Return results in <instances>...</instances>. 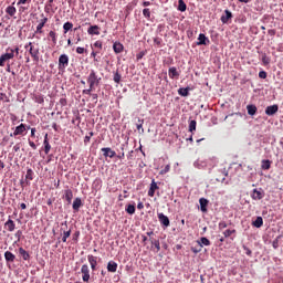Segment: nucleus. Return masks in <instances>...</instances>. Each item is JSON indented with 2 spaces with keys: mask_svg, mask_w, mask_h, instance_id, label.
I'll return each instance as SVG.
<instances>
[{
  "mask_svg": "<svg viewBox=\"0 0 283 283\" xmlns=\"http://www.w3.org/2000/svg\"><path fill=\"white\" fill-rule=\"evenodd\" d=\"M87 83L90 85L88 90H84L83 94L91 95L98 85H101V77L96 74V71L91 70L88 77H87Z\"/></svg>",
  "mask_w": 283,
  "mask_h": 283,
  "instance_id": "1",
  "label": "nucleus"
},
{
  "mask_svg": "<svg viewBox=\"0 0 283 283\" xmlns=\"http://www.w3.org/2000/svg\"><path fill=\"white\" fill-rule=\"evenodd\" d=\"M70 65V56L67 54H61L59 57L57 70L64 72Z\"/></svg>",
  "mask_w": 283,
  "mask_h": 283,
  "instance_id": "2",
  "label": "nucleus"
},
{
  "mask_svg": "<svg viewBox=\"0 0 283 283\" xmlns=\"http://www.w3.org/2000/svg\"><path fill=\"white\" fill-rule=\"evenodd\" d=\"M14 59V49H7V53L0 56V67H6V61Z\"/></svg>",
  "mask_w": 283,
  "mask_h": 283,
  "instance_id": "3",
  "label": "nucleus"
},
{
  "mask_svg": "<svg viewBox=\"0 0 283 283\" xmlns=\"http://www.w3.org/2000/svg\"><path fill=\"white\" fill-rule=\"evenodd\" d=\"M24 48H25V50H28V48H30L29 54H31V56H32L33 61H35V63H39V54H40L39 48H34V45H32V42H29V44H27Z\"/></svg>",
  "mask_w": 283,
  "mask_h": 283,
  "instance_id": "4",
  "label": "nucleus"
},
{
  "mask_svg": "<svg viewBox=\"0 0 283 283\" xmlns=\"http://www.w3.org/2000/svg\"><path fill=\"white\" fill-rule=\"evenodd\" d=\"M25 134H28L27 125L20 124L10 136H25Z\"/></svg>",
  "mask_w": 283,
  "mask_h": 283,
  "instance_id": "5",
  "label": "nucleus"
},
{
  "mask_svg": "<svg viewBox=\"0 0 283 283\" xmlns=\"http://www.w3.org/2000/svg\"><path fill=\"white\" fill-rule=\"evenodd\" d=\"M41 20L36 25L35 34H43V28H45V23H48V17L45 14H41Z\"/></svg>",
  "mask_w": 283,
  "mask_h": 283,
  "instance_id": "6",
  "label": "nucleus"
},
{
  "mask_svg": "<svg viewBox=\"0 0 283 283\" xmlns=\"http://www.w3.org/2000/svg\"><path fill=\"white\" fill-rule=\"evenodd\" d=\"M83 282H90V265L83 264L81 268Z\"/></svg>",
  "mask_w": 283,
  "mask_h": 283,
  "instance_id": "7",
  "label": "nucleus"
},
{
  "mask_svg": "<svg viewBox=\"0 0 283 283\" xmlns=\"http://www.w3.org/2000/svg\"><path fill=\"white\" fill-rule=\"evenodd\" d=\"M251 198H252V200H262V198H264V190L262 188L253 189V191L251 193Z\"/></svg>",
  "mask_w": 283,
  "mask_h": 283,
  "instance_id": "8",
  "label": "nucleus"
},
{
  "mask_svg": "<svg viewBox=\"0 0 283 283\" xmlns=\"http://www.w3.org/2000/svg\"><path fill=\"white\" fill-rule=\"evenodd\" d=\"M279 109H280V106H277V104H274L265 108V114L266 116H275Z\"/></svg>",
  "mask_w": 283,
  "mask_h": 283,
  "instance_id": "9",
  "label": "nucleus"
},
{
  "mask_svg": "<svg viewBox=\"0 0 283 283\" xmlns=\"http://www.w3.org/2000/svg\"><path fill=\"white\" fill-rule=\"evenodd\" d=\"M101 151L103 153L104 158H114L116 156V151L109 147L102 148Z\"/></svg>",
  "mask_w": 283,
  "mask_h": 283,
  "instance_id": "10",
  "label": "nucleus"
},
{
  "mask_svg": "<svg viewBox=\"0 0 283 283\" xmlns=\"http://www.w3.org/2000/svg\"><path fill=\"white\" fill-rule=\"evenodd\" d=\"M97 260H98V258H96L92 254L87 255V261L91 265L92 271H96V266H98V261Z\"/></svg>",
  "mask_w": 283,
  "mask_h": 283,
  "instance_id": "11",
  "label": "nucleus"
},
{
  "mask_svg": "<svg viewBox=\"0 0 283 283\" xmlns=\"http://www.w3.org/2000/svg\"><path fill=\"white\" fill-rule=\"evenodd\" d=\"M157 189H159L158 184H156V180L153 179L150 184V188L148 190L149 198H154V196H156Z\"/></svg>",
  "mask_w": 283,
  "mask_h": 283,
  "instance_id": "12",
  "label": "nucleus"
},
{
  "mask_svg": "<svg viewBox=\"0 0 283 283\" xmlns=\"http://www.w3.org/2000/svg\"><path fill=\"white\" fill-rule=\"evenodd\" d=\"M158 220L160 224H163L166 228L169 227L170 224L169 217L165 216V213L163 212L158 213Z\"/></svg>",
  "mask_w": 283,
  "mask_h": 283,
  "instance_id": "13",
  "label": "nucleus"
},
{
  "mask_svg": "<svg viewBox=\"0 0 283 283\" xmlns=\"http://www.w3.org/2000/svg\"><path fill=\"white\" fill-rule=\"evenodd\" d=\"M209 43H211V41H209V38H207V35H205L203 33H200L198 36L197 45H209Z\"/></svg>",
  "mask_w": 283,
  "mask_h": 283,
  "instance_id": "14",
  "label": "nucleus"
},
{
  "mask_svg": "<svg viewBox=\"0 0 283 283\" xmlns=\"http://www.w3.org/2000/svg\"><path fill=\"white\" fill-rule=\"evenodd\" d=\"M168 76L169 78H180V72H178V69H176V66H171L168 70Z\"/></svg>",
  "mask_w": 283,
  "mask_h": 283,
  "instance_id": "15",
  "label": "nucleus"
},
{
  "mask_svg": "<svg viewBox=\"0 0 283 283\" xmlns=\"http://www.w3.org/2000/svg\"><path fill=\"white\" fill-rule=\"evenodd\" d=\"M87 33L91 34L92 36H94V34L96 36H98V34H101V27L99 25H91L87 29Z\"/></svg>",
  "mask_w": 283,
  "mask_h": 283,
  "instance_id": "16",
  "label": "nucleus"
},
{
  "mask_svg": "<svg viewBox=\"0 0 283 283\" xmlns=\"http://www.w3.org/2000/svg\"><path fill=\"white\" fill-rule=\"evenodd\" d=\"M107 271L108 273H116V271H118V263L115 261H109L107 263Z\"/></svg>",
  "mask_w": 283,
  "mask_h": 283,
  "instance_id": "17",
  "label": "nucleus"
},
{
  "mask_svg": "<svg viewBox=\"0 0 283 283\" xmlns=\"http://www.w3.org/2000/svg\"><path fill=\"white\" fill-rule=\"evenodd\" d=\"M43 146H44V154L48 156L52 149V145H50V139H48V134L44 136L43 140Z\"/></svg>",
  "mask_w": 283,
  "mask_h": 283,
  "instance_id": "18",
  "label": "nucleus"
},
{
  "mask_svg": "<svg viewBox=\"0 0 283 283\" xmlns=\"http://www.w3.org/2000/svg\"><path fill=\"white\" fill-rule=\"evenodd\" d=\"M4 228L12 232L14 231V229H17V224L14 223V221L12 219H8V221L4 223Z\"/></svg>",
  "mask_w": 283,
  "mask_h": 283,
  "instance_id": "19",
  "label": "nucleus"
},
{
  "mask_svg": "<svg viewBox=\"0 0 283 283\" xmlns=\"http://www.w3.org/2000/svg\"><path fill=\"white\" fill-rule=\"evenodd\" d=\"M230 19H233V13H231L229 10H226L224 15L221 17V22L229 23Z\"/></svg>",
  "mask_w": 283,
  "mask_h": 283,
  "instance_id": "20",
  "label": "nucleus"
},
{
  "mask_svg": "<svg viewBox=\"0 0 283 283\" xmlns=\"http://www.w3.org/2000/svg\"><path fill=\"white\" fill-rule=\"evenodd\" d=\"M72 198H74V192H72V189L65 190L64 199L66 200L67 205H72Z\"/></svg>",
  "mask_w": 283,
  "mask_h": 283,
  "instance_id": "21",
  "label": "nucleus"
},
{
  "mask_svg": "<svg viewBox=\"0 0 283 283\" xmlns=\"http://www.w3.org/2000/svg\"><path fill=\"white\" fill-rule=\"evenodd\" d=\"M199 203H200V210L202 211V213H207V207L209 206V200L201 198L199 199Z\"/></svg>",
  "mask_w": 283,
  "mask_h": 283,
  "instance_id": "22",
  "label": "nucleus"
},
{
  "mask_svg": "<svg viewBox=\"0 0 283 283\" xmlns=\"http://www.w3.org/2000/svg\"><path fill=\"white\" fill-rule=\"evenodd\" d=\"M124 49H125V46H123V44L120 42H115L113 44V50H114L115 54H120V52H123Z\"/></svg>",
  "mask_w": 283,
  "mask_h": 283,
  "instance_id": "23",
  "label": "nucleus"
},
{
  "mask_svg": "<svg viewBox=\"0 0 283 283\" xmlns=\"http://www.w3.org/2000/svg\"><path fill=\"white\" fill-rule=\"evenodd\" d=\"M197 244H199L201 248L211 247V241H209V239H207L206 237H202L199 241H197Z\"/></svg>",
  "mask_w": 283,
  "mask_h": 283,
  "instance_id": "24",
  "label": "nucleus"
},
{
  "mask_svg": "<svg viewBox=\"0 0 283 283\" xmlns=\"http://www.w3.org/2000/svg\"><path fill=\"white\" fill-rule=\"evenodd\" d=\"M148 240L150 244L155 247V249H157V253H158V251H160V240H157L154 237H150Z\"/></svg>",
  "mask_w": 283,
  "mask_h": 283,
  "instance_id": "25",
  "label": "nucleus"
},
{
  "mask_svg": "<svg viewBox=\"0 0 283 283\" xmlns=\"http://www.w3.org/2000/svg\"><path fill=\"white\" fill-rule=\"evenodd\" d=\"M247 111L249 116H255L258 114V106L256 105H248Z\"/></svg>",
  "mask_w": 283,
  "mask_h": 283,
  "instance_id": "26",
  "label": "nucleus"
},
{
  "mask_svg": "<svg viewBox=\"0 0 283 283\" xmlns=\"http://www.w3.org/2000/svg\"><path fill=\"white\" fill-rule=\"evenodd\" d=\"M4 259H6V262H14V260H17V255H14L10 251H7L4 252Z\"/></svg>",
  "mask_w": 283,
  "mask_h": 283,
  "instance_id": "27",
  "label": "nucleus"
},
{
  "mask_svg": "<svg viewBox=\"0 0 283 283\" xmlns=\"http://www.w3.org/2000/svg\"><path fill=\"white\" fill-rule=\"evenodd\" d=\"M81 207H83V201L81 200V198L77 197L73 201V210L78 211Z\"/></svg>",
  "mask_w": 283,
  "mask_h": 283,
  "instance_id": "28",
  "label": "nucleus"
},
{
  "mask_svg": "<svg viewBox=\"0 0 283 283\" xmlns=\"http://www.w3.org/2000/svg\"><path fill=\"white\" fill-rule=\"evenodd\" d=\"M19 254L21 255V258L24 261L30 260V253L28 251H25V249H23V248H19Z\"/></svg>",
  "mask_w": 283,
  "mask_h": 283,
  "instance_id": "29",
  "label": "nucleus"
},
{
  "mask_svg": "<svg viewBox=\"0 0 283 283\" xmlns=\"http://www.w3.org/2000/svg\"><path fill=\"white\" fill-rule=\"evenodd\" d=\"M189 92H191V87H181L178 90L179 96H189Z\"/></svg>",
  "mask_w": 283,
  "mask_h": 283,
  "instance_id": "30",
  "label": "nucleus"
},
{
  "mask_svg": "<svg viewBox=\"0 0 283 283\" xmlns=\"http://www.w3.org/2000/svg\"><path fill=\"white\" fill-rule=\"evenodd\" d=\"M261 168L263 169V170H269V169H271V160H269V159H263L262 161H261Z\"/></svg>",
  "mask_w": 283,
  "mask_h": 283,
  "instance_id": "31",
  "label": "nucleus"
},
{
  "mask_svg": "<svg viewBox=\"0 0 283 283\" xmlns=\"http://www.w3.org/2000/svg\"><path fill=\"white\" fill-rule=\"evenodd\" d=\"M33 101H34L35 103H39L40 105H43V103H45V98L43 97L42 94H35V95L33 96Z\"/></svg>",
  "mask_w": 283,
  "mask_h": 283,
  "instance_id": "32",
  "label": "nucleus"
},
{
  "mask_svg": "<svg viewBox=\"0 0 283 283\" xmlns=\"http://www.w3.org/2000/svg\"><path fill=\"white\" fill-rule=\"evenodd\" d=\"M252 224L256 228L260 229V227H262V224H264V219H262V217H258Z\"/></svg>",
  "mask_w": 283,
  "mask_h": 283,
  "instance_id": "33",
  "label": "nucleus"
},
{
  "mask_svg": "<svg viewBox=\"0 0 283 283\" xmlns=\"http://www.w3.org/2000/svg\"><path fill=\"white\" fill-rule=\"evenodd\" d=\"M6 12L9 14V17H14L17 14V8L9 6L7 7Z\"/></svg>",
  "mask_w": 283,
  "mask_h": 283,
  "instance_id": "34",
  "label": "nucleus"
},
{
  "mask_svg": "<svg viewBox=\"0 0 283 283\" xmlns=\"http://www.w3.org/2000/svg\"><path fill=\"white\" fill-rule=\"evenodd\" d=\"M178 10L179 12H187V3H185V0L178 1Z\"/></svg>",
  "mask_w": 283,
  "mask_h": 283,
  "instance_id": "35",
  "label": "nucleus"
},
{
  "mask_svg": "<svg viewBox=\"0 0 283 283\" xmlns=\"http://www.w3.org/2000/svg\"><path fill=\"white\" fill-rule=\"evenodd\" d=\"M73 28H74V24L72 22H65L63 24L64 34H67V32H70V30H72Z\"/></svg>",
  "mask_w": 283,
  "mask_h": 283,
  "instance_id": "36",
  "label": "nucleus"
},
{
  "mask_svg": "<svg viewBox=\"0 0 283 283\" xmlns=\"http://www.w3.org/2000/svg\"><path fill=\"white\" fill-rule=\"evenodd\" d=\"M126 212L129 214V216H134L136 213V206L134 205H128L126 207Z\"/></svg>",
  "mask_w": 283,
  "mask_h": 283,
  "instance_id": "37",
  "label": "nucleus"
},
{
  "mask_svg": "<svg viewBox=\"0 0 283 283\" xmlns=\"http://www.w3.org/2000/svg\"><path fill=\"white\" fill-rule=\"evenodd\" d=\"M25 179L27 180H34V170H32V168H29L27 170Z\"/></svg>",
  "mask_w": 283,
  "mask_h": 283,
  "instance_id": "38",
  "label": "nucleus"
},
{
  "mask_svg": "<svg viewBox=\"0 0 283 283\" xmlns=\"http://www.w3.org/2000/svg\"><path fill=\"white\" fill-rule=\"evenodd\" d=\"M196 125H198V123L196 122V119L190 120V123H189V132H190L191 134H193V132H196Z\"/></svg>",
  "mask_w": 283,
  "mask_h": 283,
  "instance_id": "39",
  "label": "nucleus"
},
{
  "mask_svg": "<svg viewBox=\"0 0 283 283\" xmlns=\"http://www.w3.org/2000/svg\"><path fill=\"white\" fill-rule=\"evenodd\" d=\"M261 61H262L263 65H269V63H271V57H269L266 55V53H263L262 57H261Z\"/></svg>",
  "mask_w": 283,
  "mask_h": 283,
  "instance_id": "40",
  "label": "nucleus"
},
{
  "mask_svg": "<svg viewBox=\"0 0 283 283\" xmlns=\"http://www.w3.org/2000/svg\"><path fill=\"white\" fill-rule=\"evenodd\" d=\"M49 36H50L52 43H53L54 45H56V32H55V31H50V32H49Z\"/></svg>",
  "mask_w": 283,
  "mask_h": 283,
  "instance_id": "41",
  "label": "nucleus"
},
{
  "mask_svg": "<svg viewBox=\"0 0 283 283\" xmlns=\"http://www.w3.org/2000/svg\"><path fill=\"white\" fill-rule=\"evenodd\" d=\"M233 233H235V229H228L223 232L224 238H231V235H233Z\"/></svg>",
  "mask_w": 283,
  "mask_h": 283,
  "instance_id": "42",
  "label": "nucleus"
},
{
  "mask_svg": "<svg viewBox=\"0 0 283 283\" xmlns=\"http://www.w3.org/2000/svg\"><path fill=\"white\" fill-rule=\"evenodd\" d=\"M280 238H282V237H276L274 239V241L272 242L273 249H279V247H280Z\"/></svg>",
  "mask_w": 283,
  "mask_h": 283,
  "instance_id": "43",
  "label": "nucleus"
},
{
  "mask_svg": "<svg viewBox=\"0 0 283 283\" xmlns=\"http://www.w3.org/2000/svg\"><path fill=\"white\" fill-rule=\"evenodd\" d=\"M143 14L146 19H151V11L149 9H144Z\"/></svg>",
  "mask_w": 283,
  "mask_h": 283,
  "instance_id": "44",
  "label": "nucleus"
},
{
  "mask_svg": "<svg viewBox=\"0 0 283 283\" xmlns=\"http://www.w3.org/2000/svg\"><path fill=\"white\" fill-rule=\"evenodd\" d=\"M92 136H94V132H90L88 135L85 136V138H84L85 145H87V143H90V140H92Z\"/></svg>",
  "mask_w": 283,
  "mask_h": 283,
  "instance_id": "45",
  "label": "nucleus"
},
{
  "mask_svg": "<svg viewBox=\"0 0 283 283\" xmlns=\"http://www.w3.org/2000/svg\"><path fill=\"white\" fill-rule=\"evenodd\" d=\"M120 78H122V76L118 74V71L115 72L113 81L118 84V83H120Z\"/></svg>",
  "mask_w": 283,
  "mask_h": 283,
  "instance_id": "46",
  "label": "nucleus"
},
{
  "mask_svg": "<svg viewBox=\"0 0 283 283\" xmlns=\"http://www.w3.org/2000/svg\"><path fill=\"white\" fill-rule=\"evenodd\" d=\"M93 48H97V50H103V42L101 40H97L94 44Z\"/></svg>",
  "mask_w": 283,
  "mask_h": 283,
  "instance_id": "47",
  "label": "nucleus"
},
{
  "mask_svg": "<svg viewBox=\"0 0 283 283\" xmlns=\"http://www.w3.org/2000/svg\"><path fill=\"white\" fill-rule=\"evenodd\" d=\"M122 153L119 155H117V158L119 160H123L125 158V145H122Z\"/></svg>",
  "mask_w": 283,
  "mask_h": 283,
  "instance_id": "48",
  "label": "nucleus"
},
{
  "mask_svg": "<svg viewBox=\"0 0 283 283\" xmlns=\"http://www.w3.org/2000/svg\"><path fill=\"white\" fill-rule=\"evenodd\" d=\"M59 104L61 105V107H65V105H67V98L61 97Z\"/></svg>",
  "mask_w": 283,
  "mask_h": 283,
  "instance_id": "49",
  "label": "nucleus"
},
{
  "mask_svg": "<svg viewBox=\"0 0 283 283\" xmlns=\"http://www.w3.org/2000/svg\"><path fill=\"white\" fill-rule=\"evenodd\" d=\"M202 251V245L198 244L197 248H191L192 253H200Z\"/></svg>",
  "mask_w": 283,
  "mask_h": 283,
  "instance_id": "50",
  "label": "nucleus"
},
{
  "mask_svg": "<svg viewBox=\"0 0 283 283\" xmlns=\"http://www.w3.org/2000/svg\"><path fill=\"white\" fill-rule=\"evenodd\" d=\"M85 52H87V50H85V48H83V46H77L76 48V53L77 54H85Z\"/></svg>",
  "mask_w": 283,
  "mask_h": 283,
  "instance_id": "51",
  "label": "nucleus"
},
{
  "mask_svg": "<svg viewBox=\"0 0 283 283\" xmlns=\"http://www.w3.org/2000/svg\"><path fill=\"white\" fill-rule=\"evenodd\" d=\"M23 235V232L21 230H18L14 234V237L17 238L18 242H21V237Z\"/></svg>",
  "mask_w": 283,
  "mask_h": 283,
  "instance_id": "52",
  "label": "nucleus"
},
{
  "mask_svg": "<svg viewBox=\"0 0 283 283\" xmlns=\"http://www.w3.org/2000/svg\"><path fill=\"white\" fill-rule=\"evenodd\" d=\"M154 43H155L156 45H158V48H160V45L163 44V39H160V38H155V39H154Z\"/></svg>",
  "mask_w": 283,
  "mask_h": 283,
  "instance_id": "53",
  "label": "nucleus"
},
{
  "mask_svg": "<svg viewBox=\"0 0 283 283\" xmlns=\"http://www.w3.org/2000/svg\"><path fill=\"white\" fill-rule=\"evenodd\" d=\"M25 3H32V0H19L18 6H25Z\"/></svg>",
  "mask_w": 283,
  "mask_h": 283,
  "instance_id": "54",
  "label": "nucleus"
},
{
  "mask_svg": "<svg viewBox=\"0 0 283 283\" xmlns=\"http://www.w3.org/2000/svg\"><path fill=\"white\" fill-rule=\"evenodd\" d=\"M98 53H99V51H93V52L91 53V56L94 57V61H95L96 63H98V59H96V56L98 55Z\"/></svg>",
  "mask_w": 283,
  "mask_h": 283,
  "instance_id": "55",
  "label": "nucleus"
},
{
  "mask_svg": "<svg viewBox=\"0 0 283 283\" xmlns=\"http://www.w3.org/2000/svg\"><path fill=\"white\" fill-rule=\"evenodd\" d=\"M64 238H70L72 235V230H63Z\"/></svg>",
  "mask_w": 283,
  "mask_h": 283,
  "instance_id": "56",
  "label": "nucleus"
},
{
  "mask_svg": "<svg viewBox=\"0 0 283 283\" xmlns=\"http://www.w3.org/2000/svg\"><path fill=\"white\" fill-rule=\"evenodd\" d=\"M219 229H220V231H222V230H224V229H227V222H220L219 223Z\"/></svg>",
  "mask_w": 283,
  "mask_h": 283,
  "instance_id": "57",
  "label": "nucleus"
},
{
  "mask_svg": "<svg viewBox=\"0 0 283 283\" xmlns=\"http://www.w3.org/2000/svg\"><path fill=\"white\" fill-rule=\"evenodd\" d=\"M29 146L33 149H36V144L32 142L31 139H28Z\"/></svg>",
  "mask_w": 283,
  "mask_h": 283,
  "instance_id": "58",
  "label": "nucleus"
},
{
  "mask_svg": "<svg viewBox=\"0 0 283 283\" xmlns=\"http://www.w3.org/2000/svg\"><path fill=\"white\" fill-rule=\"evenodd\" d=\"M266 76H268V74H266L265 71H261V72L259 73V77H260V78H266Z\"/></svg>",
  "mask_w": 283,
  "mask_h": 283,
  "instance_id": "59",
  "label": "nucleus"
},
{
  "mask_svg": "<svg viewBox=\"0 0 283 283\" xmlns=\"http://www.w3.org/2000/svg\"><path fill=\"white\" fill-rule=\"evenodd\" d=\"M31 138H36V129L31 128Z\"/></svg>",
  "mask_w": 283,
  "mask_h": 283,
  "instance_id": "60",
  "label": "nucleus"
},
{
  "mask_svg": "<svg viewBox=\"0 0 283 283\" xmlns=\"http://www.w3.org/2000/svg\"><path fill=\"white\" fill-rule=\"evenodd\" d=\"M145 56V53L140 52L139 54L136 55L137 61H140Z\"/></svg>",
  "mask_w": 283,
  "mask_h": 283,
  "instance_id": "61",
  "label": "nucleus"
},
{
  "mask_svg": "<svg viewBox=\"0 0 283 283\" xmlns=\"http://www.w3.org/2000/svg\"><path fill=\"white\" fill-rule=\"evenodd\" d=\"M19 149H21V146L19 144H17L15 146H13V151H19Z\"/></svg>",
  "mask_w": 283,
  "mask_h": 283,
  "instance_id": "62",
  "label": "nucleus"
},
{
  "mask_svg": "<svg viewBox=\"0 0 283 283\" xmlns=\"http://www.w3.org/2000/svg\"><path fill=\"white\" fill-rule=\"evenodd\" d=\"M149 6H151V2H149V1L143 2V7H144V8H147V7H149Z\"/></svg>",
  "mask_w": 283,
  "mask_h": 283,
  "instance_id": "63",
  "label": "nucleus"
},
{
  "mask_svg": "<svg viewBox=\"0 0 283 283\" xmlns=\"http://www.w3.org/2000/svg\"><path fill=\"white\" fill-rule=\"evenodd\" d=\"M13 54H15V56H19V48L15 46V49H13Z\"/></svg>",
  "mask_w": 283,
  "mask_h": 283,
  "instance_id": "64",
  "label": "nucleus"
}]
</instances>
